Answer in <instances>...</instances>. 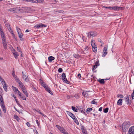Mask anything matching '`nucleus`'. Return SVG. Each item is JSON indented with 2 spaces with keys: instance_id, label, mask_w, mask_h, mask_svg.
<instances>
[{
  "instance_id": "nucleus-42",
  "label": "nucleus",
  "mask_w": 134,
  "mask_h": 134,
  "mask_svg": "<svg viewBox=\"0 0 134 134\" xmlns=\"http://www.w3.org/2000/svg\"><path fill=\"white\" fill-rule=\"evenodd\" d=\"M17 49L18 51L19 52H20L21 53H22V51L21 50V48L18 47H17Z\"/></svg>"
},
{
  "instance_id": "nucleus-32",
  "label": "nucleus",
  "mask_w": 134,
  "mask_h": 134,
  "mask_svg": "<svg viewBox=\"0 0 134 134\" xmlns=\"http://www.w3.org/2000/svg\"><path fill=\"white\" fill-rule=\"evenodd\" d=\"M74 97L76 99H79L80 97V95L78 94H76L74 95Z\"/></svg>"
},
{
  "instance_id": "nucleus-51",
  "label": "nucleus",
  "mask_w": 134,
  "mask_h": 134,
  "mask_svg": "<svg viewBox=\"0 0 134 134\" xmlns=\"http://www.w3.org/2000/svg\"><path fill=\"white\" fill-rule=\"evenodd\" d=\"M36 111H37V112L39 113L40 114L42 115H43V114H42L41 112L40 111V110L38 109V110H36Z\"/></svg>"
},
{
  "instance_id": "nucleus-14",
  "label": "nucleus",
  "mask_w": 134,
  "mask_h": 134,
  "mask_svg": "<svg viewBox=\"0 0 134 134\" xmlns=\"http://www.w3.org/2000/svg\"><path fill=\"white\" fill-rule=\"evenodd\" d=\"M67 113L68 114L72 119H73V118H74L75 117V116L74 115L69 111H67Z\"/></svg>"
},
{
  "instance_id": "nucleus-46",
  "label": "nucleus",
  "mask_w": 134,
  "mask_h": 134,
  "mask_svg": "<svg viewBox=\"0 0 134 134\" xmlns=\"http://www.w3.org/2000/svg\"><path fill=\"white\" fill-rule=\"evenodd\" d=\"M23 92L26 97H27L28 96V94L26 91H25Z\"/></svg>"
},
{
  "instance_id": "nucleus-55",
  "label": "nucleus",
  "mask_w": 134,
  "mask_h": 134,
  "mask_svg": "<svg viewBox=\"0 0 134 134\" xmlns=\"http://www.w3.org/2000/svg\"><path fill=\"white\" fill-rule=\"evenodd\" d=\"M57 128L60 130L62 128V127L60 126L57 125H56Z\"/></svg>"
},
{
  "instance_id": "nucleus-34",
  "label": "nucleus",
  "mask_w": 134,
  "mask_h": 134,
  "mask_svg": "<svg viewBox=\"0 0 134 134\" xmlns=\"http://www.w3.org/2000/svg\"><path fill=\"white\" fill-rule=\"evenodd\" d=\"M81 129L82 132L86 131L85 128L83 126H82L81 127Z\"/></svg>"
},
{
  "instance_id": "nucleus-22",
  "label": "nucleus",
  "mask_w": 134,
  "mask_h": 134,
  "mask_svg": "<svg viewBox=\"0 0 134 134\" xmlns=\"http://www.w3.org/2000/svg\"><path fill=\"white\" fill-rule=\"evenodd\" d=\"M122 99H119L117 102V104L119 105H121L122 104Z\"/></svg>"
},
{
  "instance_id": "nucleus-19",
  "label": "nucleus",
  "mask_w": 134,
  "mask_h": 134,
  "mask_svg": "<svg viewBox=\"0 0 134 134\" xmlns=\"http://www.w3.org/2000/svg\"><path fill=\"white\" fill-rule=\"evenodd\" d=\"M18 83L19 85V86L21 88L24 87V86L23 85V84L20 81L18 82Z\"/></svg>"
},
{
  "instance_id": "nucleus-11",
  "label": "nucleus",
  "mask_w": 134,
  "mask_h": 134,
  "mask_svg": "<svg viewBox=\"0 0 134 134\" xmlns=\"http://www.w3.org/2000/svg\"><path fill=\"white\" fill-rule=\"evenodd\" d=\"M13 53L15 58L17 59V57L19 55L18 53L15 50H14L13 51Z\"/></svg>"
},
{
  "instance_id": "nucleus-24",
  "label": "nucleus",
  "mask_w": 134,
  "mask_h": 134,
  "mask_svg": "<svg viewBox=\"0 0 134 134\" xmlns=\"http://www.w3.org/2000/svg\"><path fill=\"white\" fill-rule=\"evenodd\" d=\"M98 81L102 84H103L105 82L104 79H98Z\"/></svg>"
},
{
  "instance_id": "nucleus-43",
  "label": "nucleus",
  "mask_w": 134,
  "mask_h": 134,
  "mask_svg": "<svg viewBox=\"0 0 134 134\" xmlns=\"http://www.w3.org/2000/svg\"><path fill=\"white\" fill-rule=\"evenodd\" d=\"M56 12L60 13H63V12H64V11L63 10H58L56 11Z\"/></svg>"
},
{
  "instance_id": "nucleus-57",
  "label": "nucleus",
  "mask_w": 134,
  "mask_h": 134,
  "mask_svg": "<svg viewBox=\"0 0 134 134\" xmlns=\"http://www.w3.org/2000/svg\"><path fill=\"white\" fill-rule=\"evenodd\" d=\"M26 124L27 125V126L29 127H30V124L29 123V122H27L26 123Z\"/></svg>"
},
{
  "instance_id": "nucleus-52",
  "label": "nucleus",
  "mask_w": 134,
  "mask_h": 134,
  "mask_svg": "<svg viewBox=\"0 0 134 134\" xmlns=\"http://www.w3.org/2000/svg\"><path fill=\"white\" fill-rule=\"evenodd\" d=\"M80 110L81 111V113L83 112L84 114H85L86 115V114H85V109H84V110H83H83H81V109H80Z\"/></svg>"
},
{
  "instance_id": "nucleus-29",
  "label": "nucleus",
  "mask_w": 134,
  "mask_h": 134,
  "mask_svg": "<svg viewBox=\"0 0 134 134\" xmlns=\"http://www.w3.org/2000/svg\"><path fill=\"white\" fill-rule=\"evenodd\" d=\"M13 77L15 79V80L17 82H18L20 80L17 77V76L16 75H14V76H13Z\"/></svg>"
},
{
  "instance_id": "nucleus-8",
  "label": "nucleus",
  "mask_w": 134,
  "mask_h": 134,
  "mask_svg": "<svg viewBox=\"0 0 134 134\" xmlns=\"http://www.w3.org/2000/svg\"><path fill=\"white\" fill-rule=\"evenodd\" d=\"M128 132L129 134H134V126H132L130 128Z\"/></svg>"
},
{
  "instance_id": "nucleus-36",
  "label": "nucleus",
  "mask_w": 134,
  "mask_h": 134,
  "mask_svg": "<svg viewBox=\"0 0 134 134\" xmlns=\"http://www.w3.org/2000/svg\"><path fill=\"white\" fill-rule=\"evenodd\" d=\"M99 61L98 60H97L94 66L97 67V66H99Z\"/></svg>"
},
{
  "instance_id": "nucleus-25",
  "label": "nucleus",
  "mask_w": 134,
  "mask_h": 134,
  "mask_svg": "<svg viewBox=\"0 0 134 134\" xmlns=\"http://www.w3.org/2000/svg\"><path fill=\"white\" fill-rule=\"evenodd\" d=\"M14 118L17 121L19 122L20 120V119L19 118V117L16 115H15L14 116Z\"/></svg>"
},
{
  "instance_id": "nucleus-9",
  "label": "nucleus",
  "mask_w": 134,
  "mask_h": 134,
  "mask_svg": "<svg viewBox=\"0 0 134 134\" xmlns=\"http://www.w3.org/2000/svg\"><path fill=\"white\" fill-rule=\"evenodd\" d=\"M18 8L16 7L10 9H9V11L10 12L14 13H17L18 12Z\"/></svg>"
},
{
  "instance_id": "nucleus-48",
  "label": "nucleus",
  "mask_w": 134,
  "mask_h": 134,
  "mask_svg": "<svg viewBox=\"0 0 134 134\" xmlns=\"http://www.w3.org/2000/svg\"><path fill=\"white\" fill-rule=\"evenodd\" d=\"M0 33L1 34V35H2V34H4V32H3V31H2V28H0Z\"/></svg>"
},
{
  "instance_id": "nucleus-64",
  "label": "nucleus",
  "mask_w": 134,
  "mask_h": 134,
  "mask_svg": "<svg viewBox=\"0 0 134 134\" xmlns=\"http://www.w3.org/2000/svg\"><path fill=\"white\" fill-rule=\"evenodd\" d=\"M14 70L13 69V72H12V74L13 76H14V75H15V72H14Z\"/></svg>"
},
{
  "instance_id": "nucleus-41",
  "label": "nucleus",
  "mask_w": 134,
  "mask_h": 134,
  "mask_svg": "<svg viewBox=\"0 0 134 134\" xmlns=\"http://www.w3.org/2000/svg\"><path fill=\"white\" fill-rule=\"evenodd\" d=\"M0 103H4V102L3 101V98L1 96L0 97Z\"/></svg>"
},
{
  "instance_id": "nucleus-10",
  "label": "nucleus",
  "mask_w": 134,
  "mask_h": 134,
  "mask_svg": "<svg viewBox=\"0 0 134 134\" xmlns=\"http://www.w3.org/2000/svg\"><path fill=\"white\" fill-rule=\"evenodd\" d=\"M91 45L92 46V49L93 51L94 52H96L97 50V47H95V43H91Z\"/></svg>"
},
{
  "instance_id": "nucleus-15",
  "label": "nucleus",
  "mask_w": 134,
  "mask_h": 134,
  "mask_svg": "<svg viewBox=\"0 0 134 134\" xmlns=\"http://www.w3.org/2000/svg\"><path fill=\"white\" fill-rule=\"evenodd\" d=\"M60 131L64 134H68V132L66 131H65V130L63 128H62L60 130Z\"/></svg>"
},
{
  "instance_id": "nucleus-63",
  "label": "nucleus",
  "mask_w": 134,
  "mask_h": 134,
  "mask_svg": "<svg viewBox=\"0 0 134 134\" xmlns=\"http://www.w3.org/2000/svg\"><path fill=\"white\" fill-rule=\"evenodd\" d=\"M97 68V67L95 66H94L93 68H92V70H93Z\"/></svg>"
},
{
  "instance_id": "nucleus-6",
  "label": "nucleus",
  "mask_w": 134,
  "mask_h": 134,
  "mask_svg": "<svg viewBox=\"0 0 134 134\" xmlns=\"http://www.w3.org/2000/svg\"><path fill=\"white\" fill-rule=\"evenodd\" d=\"M23 79L26 82H28L30 81L28 77V76L25 75L23 73Z\"/></svg>"
},
{
  "instance_id": "nucleus-13",
  "label": "nucleus",
  "mask_w": 134,
  "mask_h": 134,
  "mask_svg": "<svg viewBox=\"0 0 134 134\" xmlns=\"http://www.w3.org/2000/svg\"><path fill=\"white\" fill-rule=\"evenodd\" d=\"M1 106L2 107V109H3V110L4 113H5L6 112V109L5 108V107L4 103H1Z\"/></svg>"
},
{
  "instance_id": "nucleus-50",
  "label": "nucleus",
  "mask_w": 134,
  "mask_h": 134,
  "mask_svg": "<svg viewBox=\"0 0 134 134\" xmlns=\"http://www.w3.org/2000/svg\"><path fill=\"white\" fill-rule=\"evenodd\" d=\"M5 91L7 92V86H4V87H3Z\"/></svg>"
},
{
  "instance_id": "nucleus-33",
  "label": "nucleus",
  "mask_w": 134,
  "mask_h": 134,
  "mask_svg": "<svg viewBox=\"0 0 134 134\" xmlns=\"http://www.w3.org/2000/svg\"><path fill=\"white\" fill-rule=\"evenodd\" d=\"M92 109L91 108H88L87 109V113H88L90 112L92 110Z\"/></svg>"
},
{
  "instance_id": "nucleus-47",
  "label": "nucleus",
  "mask_w": 134,
  "mask_h": 134,
  "mask_svg": "<svg viewBox=\"0 0 134 134\" xmlns=\"http://www.w3.org/2000/svg\"><path fill=\"white\" fill-rule=\"evenodd\" d=\"M63 69L61 68H60L58 69V72H61L63 71Z\"/></svg>"
},
{
  "instance_id": "nucleus-45",
  "label": "nucleus",
  "mask_w": 134,
  "mask_h": 134,
  "mask_svg": "<svg viewBox=\"0 0 134 134\" xmlns=\"http://www.w3.org/2000/svg\"><path fill=\"white\" fill-rule=\"evenodd\" d=\"M6 27H7V28L8 29L11 28L10 26V25L8 24H5Z\"/></svg>"
},
{
  "instance_id": "nucleus-21",
  "label": "nucleus",
  "mask_w": 134,
  "mask_h": 134,
  "mask_svg": "<svg viewBox=\"0 0 134 134\" xmlns=\"http://www.w3.org/2000/svg\"><path fill=\"white\" fill-rule=\"evenodd\" d=\"M18 33L19 35V37L20 38V40H21V39L22 38L23 36V34H22L21 32H20V31H18Z\"/></svg>"
},
{
  "instance_id": "nucleus-18",
  "label": "nucleus",
  "mask_w": 134,
  "mask_h": 134,
  "mask_svg": "<svg viewBox=\"0 0 134 134\" xmlns=\"http://www.w3.org/2000/svg\"><path fill=\"white\" fill-rule=\"evenodd\" d=\"M82 116L83 114L82 113L79 114L78 115L79 119L81 120H84V117Z\"/></svg>"
},
{
  "instance_id": "nucleus-1",
  "label": "nucleus",
  "mask_w": 134,
  "mask_h": 134,
  "mask_svg": "<svg viewBox=\"0 0 134 134\" xmlns=\"http://www.w3.org/2000/svg\"><path fill=\"white\" fill-rule=\"evenodd\" d=\"M39 80L41 85L46 90L51 94L53 95V94L52 91H51L50 89L49 88L48 86L41 79H40Z\"/></svg>"
},
{
  "instance_id": "nucleus-17",
  "label": "nucleus",
  "mask_w": 134,
  "mask_h": 134,
  "mask_svg": "<svg viewBox=\"0 0 134 134\" xmlns=\"http://www.w3.org/2000/svg\"><path fill=\"white\" fill-rule=\"evenodd\" d=\"M82 94L83 96L84 97H89V95L87 93V92H83L82 93Z\"/></svg>"
},
{
  "instance_id": "nucleus-44",
  "label": "nucleus",
  "mask_w": 134,
  "mask_h": 134,
  "mask_svg": "<svg viewBox=\"0 0 134 134\" xmlns=\"http://www.w3.org/2000/svg\"><path fill=\"white\" fill-rule=\"evenodd\" d=\"M117 97H120L121 98H123L124 97V96L122 94H118L117 96Z\"/></svg>"
},
{
  "instance_id": "nucleus-5",
  "label": "nucleus",
  "mask_w": 134,
  "mask_h": 134,
  "mask_svg": "<svg viewBox=\"0 0 134 134\" xmlns=\"http://www.w3.org/2000/svg\"><path fill=\"white\" fill-rule=\"evenodd\" d=\"M18 12L19 13H23L26 12V8L22 7L21 8H18Z\"/></svg>"
},
{
  "instance_id": "nucleus-12",
  "label": "nucleus",
  "mask_w": 134,
  "mask_h": 134,
  "mask_svg": "<svg viewBox=\"0 0 134 134\" xmlns=\"http://www.w3.org/2000/svg\"><path fill=\"white\" fill-rule=\"evenodd\" d=\"M87 34H88V37H90L91 36L94 37V32H90L88 33H87Z\"/></svg>"
},
{
  "instance_id": "nucleus-7",
  "label": "nucleus",
  "mask_w": 134,
  "mask_h": 134,
  "mask_svg": "<svg viewBox=\"0 0 134 134\" xmlns=\"http://www.w3.org/2000/svg\"><path fill=\"white\" fill-rule=\"evenodd\" d=\"M46 26V25H45L44 24H42V23L37 24L34 27L37 29H38L40 28H42L43 27H45Z\"/></svg>"
},
{
  "instance_id": "nucleus-3",
  "label": "nucleus",
  "mask_w": 134,
  "mask_h": 134,
  "mask_svg": "<svg viewBox=\"0 0 134 134\" xmlns=\"http://www.w3.org/2000/svg\"><path fill=\"white\" fill-rule=\"evenodd\" d=\"M62 80L64 82L67 83H69V82L66 79L65 73H63L62 74Z\"/></svg>"
},
{
  "instance_id": "nucleus-59",
  "label": "nucleus",
  "mask_w": 134,
  "mask_h": 134,
  "mask_svg": "<svg viewBox=\"0 0 134 134\" xmlns=\"http://www.w3.org/2000/svg\"><path fill=\"white\" fill-rule=\"evenodd\" d=\"M1 81V83L2 84L5 82V81L3 79H1V80H0Z\"/></svg>"
},
{
  "instance_id": "nucleus-16",
  "label": "nucleus",
  "mask_w": 134,
  "mask_h": 134,
  "mask_svg": "<svg viewBox=\"0 0 134 134\" xmlns=\"http://www.w3.org/2000/svg\"><path fill=\"white\" fill-rule=\"evenodd\" d=\"M125 102L128 105H130L131 104L132 102L129 100V99L125 100Z\"/></svg>"
},
{
  "instance_id": "nucleus-35",
  "label": "nucleus",
  "mask_w": 134,
  "mask_h": 134,
  "mask_svg": "<svg viewBox=\"0 0 134 134\" xmlns=\"http://www.w3.org/2000/svg\"><path fill=\"white\" fill-rule=\"evenodd\" d=\"M28 2L34 3H37V0H28Z\"/></svg>"
},
{
  "instance_id": "nucleus-38",
  "label": "nucleus",
  "mask_w": 134,
  "mask_h": 134,
  "mask_svg": "<svg viewBox=\"0 0 134 134\" xmlns=\"http://www.w3.org/2000/svg\"><path fill=\"white\" fill-rule=\"evenodd\" d=\"M36 2L37 3H41L44 2V0H37Z\"/></svg>"
},
{
  "instance_id": "nucleus-54",
  "label": "nucleus",
  "mask_w": 134,
  "mask_h": 134,
  "mask_svg": "<svg viewBox=\"0 0 134 134\" xmlns=\"http://www.w3.org/2000/svg\"><path fill=\"white\" fill-rule=\"evenodd\" d=\"M16 29L17 31L18 32V31H20V32H21V29L20 28H19V27H18V26H16Z\"/></svg>"
},
{
  "instance_id": "nucleus-62",
  "label": "nucleus",
  "mask_w": 134,
  "mask_h": 134,
  "mask_svg": "<svg viewBox=\"0 0 134 134\" xmlns=\"http://www.w3.org/2000/svg\"><path fill=\"white\" fill-rule=\"evenodd\" d=\"M32 88H33V89L34 90V91H37V89L35 87H34L33 86H32Z\"/></svg>"
},
{
  "instance_id": "nucleus-56",
  "label": "nucleus",
  "mask_w": 134,
  "mask_h": 134,
  "mask_svg": "<svg viewBox=\"0 0 134 134\" xmlns=\"http://www.w3.org/2000/svg\"><path fill=\"white\" fill-rule=\"evenodd\" d=\"M36 121L38 126L39 127V126L40 125V123L38 122V120H36Z\"/></svg>"
},
{
  "instance_id": "nucleus-2",
  "label": "nucleus",
  "mask_w": 134,
  "mask_h": 134,
  "mask_svg": "<svg viewBox=\"0 0 134 134\" xmlns=\"http://www.w3.org/2000/svg\"><path fill=\"white\" fill-rule=\"evenodd\" d=\"M130 123L129 122H124L123 125L122 130L124 132H126L127 131L130 127Z\"/></svg>"
},
{
  "instance_id": "nucleus-58",
  "label": "nucleus",
  "mask_w": 134,
  "mask_h": 134,
  "mask_svg": "<svg viewBox=\"0 0 134 134\" xmlns=\"http://www.w3.org/2000/svg\"><path fill=\"white\" fill-rule=\"evenodd\" d=\"M98 41L99 42H100L101 44H103V42L102 41V40L100 38L98 39Z\"/></svg>"
},
{
  "instance_id": "nucleus-30",
  "label": "nucleus",
  "mask_w": 134,
  "mask_h": 134,
  "mask_svg": "<svg viewBox=\"0 0 134 134\" xmlns=\"http://www.w3.org/2000/svg\"><path fill=\"white\" fill-rule=\"evenodd\" d=\"M72 109L75 112H77L78 111L77 109L74 106L72 107Z\"/></svg>"
},
{
  "instance_id": "nucleus-61",
  "label": "nucleus",
  "mask_w": 134,
  "mask_h": 134,
  "mask_svg": "<svg viewBox=\"0 0 134 134\" xmlns=\"http://www.w3.org/2000/svg\"><path fill=\"white\" fill-rule=\"evenodd\" d=\"M81 74H78L77 76L79 79H80L81 77Z\"/></svg>"
},
{
  "instance_id": "nucleus-49",
  "label": "nucleus",
  "mask_w": 134,
  "mask_h": 134,
  "mask_svg": "<svg viewBox=\"0 0 134 134\" xmlns=\"http://www.w3.org/2000/svg\"><path fill=\"white\" fill-rule=\"evenodd\" d=\"M96 100V99H93L91 102V104H96V102L95 101V100Z\"/></svg>"
},
{
  "instance_id": "nucleus-23",
  "label": "nucleus",
  "mask_w": 134,
  "mask_h": 134,
  "mask_svg": "<svg viewBox=\"0 0 134 134\" xmlns=\"http://www.w3.org/2000/svg\"><path fill=\"white\" fill-rule=\"evenodd\" d=\"M1 35L2 41H6L4 34H3Z\"/></svg>"
},
{
  "instance_id": "nucleus-53",
  "label": "nucleus",
  "mask_w": 134,
  "mask_h": 134,
  "mask_svg": "<svg viewBox=\"0 0 134 134\" xmlns=\"http://www.w3.org/2000/svg\"><path fill=\"white\" fill-rule=\"evenodd\" d=\"M21 88L22 91L23 92L26 91L25 86H24V87L23 88Z\"/></svg>"
},
{
  "instance_id": "nucleus-27",
  "label": "nucleus",
  "mask_w": 134,
  "mask_h": 134,
  "mask_svg": "<svg viewBox=\"0 0 134 134\" xmlns=\"http://www.w3.org/2000/svg\"><path fill=\"white\" fill-rule=\"evenodd\" d=\"M12 88L13 89V91L15 92H17L18 90V89L17 88L15 87H14L13 86H12Z\"/></svg>"
},
{
  "instance_id": "nucleus-20",
  "label": "nucleus",
  "mask_w": 134,
  "mask_h": 134,
  "mask_svg": "<svg viewBox=\"0 0 134 134\" xmlns=\"http://www.w3.org/2000/svg\"><path fill=\"white\" fill-rule=\"evenodd\" d=\"M48 60L49 62H51L52 60L54 59V58L52 56H50L48 58Z\"/></svg>"
},
{
  "instance_id": "nucleus-28",
  "label": "nucleus",
  "mask_w": 134,
  "mask_h": 134,
  "mask_svg": "<svg viewBox=\"0 0 134 134\" xmlns=\"http://www.w3.org/2000/svg\"><path fill=\"white\" fill-rule=\"evenodd\" d=\"M73 119L74 121L77 124V125H79V122L77 118L76 117H75V118H73Z\"/></svg>"
},
{
  "instance_id": "nucleus-31",
  "label": "nucleus",
  "mask_w": 134,
  "mask_h": 134,
  "mask_svg": "<svg viewBox=\"0 0 134 134\" xmlns=\"http://www.w3.org/2000/svg\"><path fill=\"white\" fill-rule=\"evenodd\" d=\"M20 96V98L22 99L23 100H26V99L25 97V96L23 95H21L20 96Z\"/></svg>"
},
{
  "instance_id": "nucleus-4",
  "label": "nucleus",
  "mask_w": 134,
  "mask_h": 134,
  "mask_svg": "<svg viewBox=\"0 0 134 134\" xmlns=\"http://www.w3.org/2000/svg\"><path fill=\"white\" fill-rule=\"evenodd\" d=\"M107 46H105L103 49L102 56L105 57L107 53Z\"/></svg>"
},
{
  "instance_id": "nucleus-37",
  "label": "nucleus",
  "mask_w": 134,
  "mask_h": 134,
  "mask_svg": "<svg viewBox=\"0 0 134 134\" xmlns=\"http://www.w3.org/2000/svg\"><path fill=\"white\" fill-rule=\"evenodd\" d=\"M3 46L4 48L5 49H6L7 48V43H5V44H3Z\"/></svg>"
},
{
  "instance_id": "nucleus-26",
  "label": "nucleus",
  "mask_w": 134,
  "mask_h": 134,
  "mask_svg": "<svg viewBox=\"0 0 134 134\" xmlns=\"http://www.w3.org/2000/svg\"><path fill=\"white\" fill-rule=\"evenodd\" d=\"M120 8V7L116 6L113 7V10H118Z\"/></svg>"
},
{
  "instance_id": "nucleus-40",
  "label": "nucleus",
  "mask_w": 134,
  "mask_h": 134,
  "mask_svg": "<svg viewBox=\"0 0 134 134\" xmlns=\"http://www.w3.org/2000/svg\"><path fill=\"white\" fill-rule=\"evenodd\" d=\"M109 109L108 108H107L105 109L104 110V112L105 113H107Z\"/></svg>"
},
{
  "instance_id": "nucleus-60",
  "label": "nucleus",
  "mask_w": 134,
  "mask_h": 134,
  "mask_svg": "<svg viewBox=\"0 0 134 134\" xmlns=\"http://www.w3.org/2000/svg\"><path fill=\"white\" fill-rule=\"evenodd\" d=\"M124 98L125 100L129 99V96L128 95L126 96Z\"/></svg>"
},
{
  "instance_id": "nucleus-39",
  "label": "nucleus",
  "mask_w": 134,
  "mask_h": 134,
  "mask_svg": "<svg viewBox=\"0 0 134 134\" xmlns=\"http://www.w3.org/2000/svg\"><path fill=\"white\" fill-rule=\"evenodd\" d=\"M8 30H9L10 32L11 33V34L12 35H14V34L13 33V32L12 31V29L11 28L8 29Z\"/></svg>"
}]
</instances>
